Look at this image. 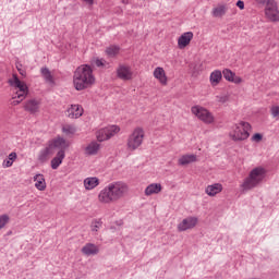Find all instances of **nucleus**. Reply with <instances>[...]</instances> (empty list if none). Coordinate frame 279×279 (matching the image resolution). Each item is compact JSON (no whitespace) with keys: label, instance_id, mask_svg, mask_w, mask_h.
Returning <instances> with one entry per match:
<instances>
[{"label":"nucleus","instance_id":"393cba45","mask_svg":"<svg viewBox=\"0 0 279 279\" xmlns=\"http://www.w3.org/2000/svg\"><path fill=\"white\" fill-rule=\"evenodd\" d=\"M191 162H197L196 155H183L181 158H179V165H181V167L191 165Z\"/></svg>","mask_w":279,"mask_h":279},{"label":"nucleus","instance_id":"20e7f679","mask_svg":"<svg viewBox=\"0 0 279 279\" xmlns=\"http://www.w3.org/2000/svg\"><path fill=\"white\" fill-rule=\"evenodd\" d=\"M57 147H66V140L64 137H57L50 140L46 148L41 149L38 155V161L41 163L47 162L49 160V156H53L56 154Z\"/></svg>","mask_w":279,"mask_h":279},{"label":"nucleus","instance_id":"9b49d317","mask_svg":"<svg viewBox=\"0 0 279 279\" xmlns=\"http://www.w3.org/2000/svg\"><path fill=\"white\" fill-rule=\"evenodd\" d=\"M69 142L65 141V147H57L59 151L57 153L56 157L51 159L50 165L51 169L56 170L62 165L64 158H66V149H69Z\"/></svg>","mask_w":279,"mask_h":279},{"label":"nucleus","instance_id":"4be33fe9","mask_svg":"<svg viewBox=\"0 0 279 279\" xmlns=\"http://www.w3.org/2000/svg\"><path fill=\"white\" fill-rule=\"evenodd\" d=\"M162 191V185L160 183H151L145 189V195H157Z\"/></svg>","mask_w":279,"mask_h":279},{"label":"nucleus","instance_id":"6e6552de","mask_svg":"<svg viewBox=\"0 0 279 279\" xmlns=\"http://www.w3.org/2000/svg\"><path fill=\"white\" fill-rule=\"evenodd\" d=\"M9 84L10 86H13L14 88H19V90L16 92V95L14 96L13 99H25V97H27V85H25V83L21 82V80H19V76L16 74H13V78L9 80Z\"/></svg>","mask_w":279,"mask_h":279},{"label":"nucleus","instance_id":"a211bd4d","mask_svg":"<svg viewBox=\"0 0 279 279\" xmlns=\"http://www.w3.org/2000/svg\"><path fill=\"white\" fill-rule=\"evenodd\" d=\"M100 147L101 145H99L97 142L89 143L87 147H85L86 156H97V154H99Z\"/></svg>","mask_w":279,"mask_h":279},{"label":"nucleus","instance_id":"423d86ee","mask_svg":"<svg viewBox=\"0 0 279 279\" xmlns=\"http://www.w3.org/2000/svg\"><path fill=\"white\" fill-rule=\"evenodd\" d=\"M145 131L143 128H136L128 138L126 147L129 151H136L143 145Z\"/></svg>","mask_w":279,"mask_h":279},{"label":"nucleus","instance_id":"f03ea898","mask_svg":"<svg viewBox=\"0 0 279 279\" xmlns=\"http://www.w3.org/2000/svg\"><path fill=\"white\" fill-rule=\"evenodd\" d=\"M73 84L75 90H86L95 84V76L93 75V68L90 65L78 66L73 75Z\"/></svg>","mask_w":279,"mask_h":279},{"label":"nucleus","instance_id":"ea45409f","mask_svg":"<svg viewBox=\"0 0 279 279\" xmlns=\"http://www.w3.org/2000/svg\"><path fill=\"white\" fill-rule=\"evenodd\" d=\"M235 5L241 10H245V2H243L242 0H239Z\"/></svg>","mask_w":279,"mask_h":279},{"label":"nucleus","instance_id":"e433bc0d","mask_svg":"<svg viewBox=\"0 0 279 279\" xmlns=\"http://www.w3.org/2000/svg\"><path fill=\"white\" fill-rule=\"evenodd\" d=\"M233 84H241L243 82V78L241 76H236V74L233 75V78L231 80Z\"/></svg>","mask_w":279,"mask_h":279},{"label":"nucleus","instance_id":"9d476101","mask_svg":"<svg viewBox=\"0 0 279 279\" xmlns=\"http://www.w3.org/2000/svg\"><path fill=\"white\" fill-rule=\"evenodd\" d=\"M266 17L272 23H278L279 21V10L278 2L276 0H269L265 8Z\"/></svg>","mask_w":279,"mask_h":279},{"label":"nucleus","instance_id":"72a5a7b5","mask_svg":"<svg viewBox=\"0 0 279 279\" xmlns=\"http://www.w3.org/2000/svg\"><path fill=\"white\" fill-rule=\"evenodd\" d=\"M15 66L19 71L20 75H22L23 77H25V75H27V72L23 69V64L17 62Z\"/></svg>","mask_w":279,"mask_h":279},{"label":"nucleus","instance_id":"c756f323","mask_svg":"<svg viewBox=\"0 0 279 279\" xmlns=\"http://www.w3.org/2000/svg\"><path fill=\"white\" fill-rule=\"evenodd\" d=\"M222 75H223L225 80H227V82H232L235 74L230 69H225L222 71Z\"/></svg>","mask_w":279,"mask_h":279},{"label":"nucleus","instance_id":"0eeeda50","mask_svg":"<svg viewBox=\"0 0 279 279\" xmlns=\"http://www.w3.org/2000/svg\"><path fill=\"white\" fill-rule=\"evenodd\" d=\"M191 112H192V114H195V117H197V119L203 121V123H207V124L215 123V117L213 116V113L210 111H208L204 107L194 106L191 108Z\"/></svg>","mask_w":279,"mask_h":279},{"label":"nucleus","instance_id":"f704fd0d","mask_svg":"<svg viewBox=\"0 0 279 279\" xmlns=\"http://www.w3.org/2000/svg\"><path fill=\"white\" fill-rule=\"evenodd\" d=\"M252 141L255 142V143H260V141H263V134H260V133H255V134L252 136Z\"/></svg>","mask_w":279,"mask_h":279},{"label":"nucleus","instance_id":"4468645a","mask_svg":"<svg viewBox=\"0 0 279 279\" xmlns=\"http://www.w3.org/2000/svg\"><path fill=\"white\" fill-rule=\"evenodd\" d=\"M191 40H193V32H186L182 34L178 39L179 49H184L191 45Z\"/></svg>","mask_w":279,"mask_h":279},{"label":"nucleus","instance_id":"f8f14e48","mask_svg":"<svg viewBox=\"0 0 279 279\" xmlns=\"http://www.w3.org/2000/svg\"><path fill=\"white\" fill-rule=\"evenodd\" d=\"M197 226V217H187L183 219L179 226V232H186V230H193Z\"/></svg>","mask_w":279,"mask_h":279},{"label":"nucleus","instance_id":"6ab92c4d","mask_svg":"<svg viewBox=\"0 0 279 279\" xmlns=\"http://www.w3.org/2000/svg\"><path fill=\"white\" fill-rule=\"evenodd\" d=\"M33 180L35 182V187L37 189V191H45V189H47V182L45 181L44 174H36Z\"/></svg>","mask_w":279,"mask_h":279},{"label":"nucleus","instance_id":"7ed1b4c3","mask_svg":"<svg viewBox=\"0 0 279 279\" xmlns=\"http://www.w3.org/2000/svg\"><path fill=\"white\" fill-rule=\"evenodd\" d=\"M265 168H254L241 184L242 191H252V189H256V186L265 180Z\"/></svg>","mask_w":279,"mask_h":279},{"label":"nucleus","instance_id":"b1692460","mask_svg":"<svg viewBox=\"0 0 279 279\" xmlns=\"http://www.w3.org/2000/svg\"><path fill=\"white\" fill-rule=\"evenodd\" d=\"M39 102L36 99H31L25 104V110L31 112V114H35L38 112Z\"/></svg>","mask_w":279,"mask_h":279},{"label":"nucleus","instance_id":"f257e3e1","mask_svg":"<svg viewBox=\"0 0 279 279\" xmlns=\"http://www.w3.org/2000/svg\"><path fill=\"white\" fill-rule=\"evenodd\" d=\"M125 193H128V184L118 181L110 183L109 186H106L99 193L98 199L102 204H110V202H117L118 199H121Z\"/></svg>","mask_w":279,"mask_h":279},{"label":"nucleus","instance_id":"2f4dec72","mask_svg":"<svg viewBox=\"0 0 279 279\" xmlns=\"http://www.w3.org/2000/svg\"><path fill=\"white\" fill-rule=\"evenodd\" d=\"M270 113L274 117V119H277L279 117V106H272L270 108Z\"/></svg>","mask_w":279,"mask_h":279},{"label":"nucleus","instance_id":"39448f33","mask_svg":"<svg viewBox=\"0 0 279 279\" xmlns=\"http://www.w3.org/2000/svg\"><path fill=\"white\" fill-rule=\"evenodd\" d=\"M252 131V124L250 122L241 121L233 126L232 132H230V137L232 141H247L250 138V132Z\"/></svg>","mask_w":279,"mask_h":279},{"label":"nucleus","instance_id":"37998d69","mask_svg":"<svg viewBox=\"0 0 279 279\" xmlns=\"http://www.w3.org/2000/svg\"><path fill=\"white\" fill-rule=\"evenodd\" d=\"M88 5H93L95 3V0H83Z\"/></svg>","mask_w":279,"mask_h":279},{"label":"nucleus","instance_id":"c85d7f7f","mask_svg":"<svg viewBox=\"0 0 279 279\" xmlns=\"http://www.w3.org/2000/svg\"><path fill=\"white\" fill-rule=\"evenodd\" d=\"M102 226H104V221H101V219H94L90 225L92 232H99Z\"/></svg>","mask_w":279,"mask_h":279},{"label":"nucleus","instance_id":"aec40b11","mask_svg":"<svg viewBox=\"0 0 279 279\" xmlns=\"http://www.w3.org/2000/svg\"><path fill=\"white\" fill-rule=\"evenodd\" d=\"M227 12L228 7H226V4H218L216 8L213 9L211 14L215 19H221L222 16H226Z\"/></svg>","mask_w":279,"mask_h":279},{"label":"nucleus","instance_id":"dca6fc26","mask_svg":"<svg viewBox=\"0 0 279 279\" xmlns=\"http://www.w3.org/2000/svg\"><path fill=\"white\" fill-rule=\"evenodd\" d=\"M223 191V185L220 183H214L208 185L205 192L209 195V197H215V195H219Z\"/></svg>","mask_w":279,"mask_h":279},{"label":"nucleus","instance_id":"58836bf2","mask_svg":"<svg viewBox=\"0 0 279 279\" xmlns=\"http://www.w3.org/2000/svg\"><path fill=\"white\" fill-rule=\"evenodd\" d=\"M17 158V155L15 151L11 153L9 156H8V159L14 163V160H16Z\"/></svg>","mask_w":279,"mask_h":279},{"label":"nucleus","instance_id":"5701e85b","mask_svg":"<svg viewBox=\"0 0 279 279\" xmlns=\"http://www.w3.org/2000/svg\"><path fill=\"white\" fill-rule=\"evenodd\" d=\"M40 73L47 84H50L51 86L56 84V81L53 80V75H51V71L49 70V68H41Z\"/></svg>","mask_w":279,"mask_h":279},{"label":"nucleus","instance_id":"ddd939ff","mask_svg":"<svg viewBox=\"0 0 279 279\" xmlns=\"http://www.w3.org/2000/svg\"><path fill=\"white\" fill-rule=\"evenodd\" d=\"M117 75L119 80H123L124 82H128L132 80V68L130 65L120 64L117 69Z\"/></svg>","mask_w":279,"mask_h":279},{"label":"nucleus","instance_id":"412c9836","mask_svg":"<svg viewBox=\"0 0 279 279\" xmlns=\"http://www.w3.org/2000/svg\"><path fill=\"white\" fill-rule=\"evenodd\" d=\"M84 186L86 191H93V189L99 186V179L97 177L86 178L84 180Z\"/></svg>","mask_w":279,"mask_h":279},{"label":"nucleus","instance_id":"1a4fd4ad","mask_svg":"<svg viewBox=\"0 0 279 279\" xmlns=\"http://www.w3.org/2000/svg\"><path fill=\"white\" fill-rule=\"evenodd\" d=\"M121 129L117 125H110L104 129H100L96 132V137L99 143H104V141H109V138H112L114 134H119Z\"/></svg>","mask_w":279,"mask_h":279},{"label":"nucleus","instance_id":"473e14b6","mask_svg":"<svg viewBox=\"0 0 279 279\" xmlns=\"http://www.w3.org/2000/svg\"><path fill=\"white\" fill-rule=\"evenodd\" d=\"M62 131L64 132V134H75V128L71 125L63 126Z\"/></svg>","mask_w":279,"mask_h":279},{"label":"nucleus","instance_id":"7c9ffc66","mask_svg":"<svg viewBox=\"0 0 279 279\" xmlns=\"http://www.w3.org/2000/svg\"><path fill=\"white\" fill-rule=\"evenodd\" d=\"M9 221H10V216L8 215L0 216V230H3V228L8 226Z\"/></svg>","mask_w":279,"mask_h":279},{"label":"nucleus","instance_id":"79ce46f5","mask_svg":"<svg viewBox=\"0 0 279 279\" xmlns=\"http://www.w3.org/2000/svg\"><path fill=\"white\" fill-rule=\"evenodd\" d=\"M19 100H16V98H13V101L11 102L12 106H19V104H21V101H23V99L21 100V98H17Z\"/></svg>","mask_w":279,"mask_h":279},{"label":"nucleus","instance_id":"c03bdc74","mask_svg":"<svg viewBox=\"0 0 279 279\" xmlns=\"http://www.w3.org/2000/svg\"><path fill=\"white\" fill-rule=\"evenodd\" d=\"M122 3H128V0H122Z\"/></svg>","mask_w":279,"mask_h":279},{"label":"nucleus","instance_id":"c9c22d12","mask_svg":"<svg viewBox=\"0 0 279 279\" xmlns=\"http://www.w3.org/2000/svg\"><path fill=\"white\" fill-rule=\"evenodd\" d=\"M94 63H95L98 68H100V66H106V60H104V59H96V60L94 61Z\"/></svg>","mask_w":279,"mask_h":279},{"label":"nucleus","instance_id":"cd10ccee","mask_svg":"<svg viewBox=\"0 0 279 279\" xmlns=\"http://www.w3.org/2000/svg\"><path fill=\"white\" fill-rule=\"evenodd\" d=\"M119 51H121L119 46H109L106 49V53L109 58H117V56H119Z\"/></svg>","mask_w":279,"mask_h":279},{"label":"nucleus","instance_id":"bb28decb","mask_svg":"<svg viewBox=\"0 0 279 279\" xmlns=\"http://www.w3.org/2000/svg\"><path fill=\"white\" fill-rule=\"evenodd\" d=\"M222 77H223V74L221 73L220 70H216V71L211 72V74H210V84H211V86L219 85V82H221Z\"/></svg>","mask_w":279,"mask_h":279},{"label":"nucleus","instance_id":"a878e982","mask_svg":"<svg viewBox=\"0 0 279 279\" xmlns=\"http://www.w3.org/2000/svg\"><path fill=\"white\" fill-rule=\"evenodd\" d=\"M154 77H156V80H159L160 84H167V75L165 74V69L156 68L154 71Z\"/></svg>","mask_w":279,"mask_h":279},{"label":"nucleus","instance_id":"4c0bfd02","mask_svg":"<svg viewBox=\"0 0 279 279\" xmlns=\"http://www.w3.org/2000/svg\"><path fill=\"white\" fill-rule=\"evenodd\" d=\"M12 165H14V163L9 159H4L2 162V167H4V169L12 167Z\"/></svg>","mask_w":279,"mask_h":279},{"label":"nucleus","instance_id":"a19ab883","mask_svg":"<svg viewBox=\"0 0 279 279\" xmlns=\"http://www.w3.org/2000/svg\"><path fill=\"white\" fill-rule=\"evenodd\" d=\"M217 99L220 104H226V101H228V97L227 96H217Z\"/></svg>","mask_w":279,"mask_h":279},{"label":"nucleus","instance_id":"f3484780","mask_svg":"<svg viewBox=\"0 0 279 279\" xmlns=\"http://www.w3.org/2000/svg\"><path fill=\"white\" fill-rule=\"evenodd\" d=\"M82 253L85 254V256H95L99 254V248L93 243H87L82 247Z\"/></svg>","mask_w":279,"mask_h":279},{"label":"nucleus","instance_id":"2eb2a0df","mask_svg":"<svg viewBox=\"0 0 279 279\" xmlns=\"http://www.w3.org/2000/svg\"><path fill=\"white\" fill-rule=\"evenodd\" d=\"M84 114V109L80 105H72L70 109H68V117L70 119H80Z\"/></svg>","mask_w":279,"mask_h":279}]
</instances>
